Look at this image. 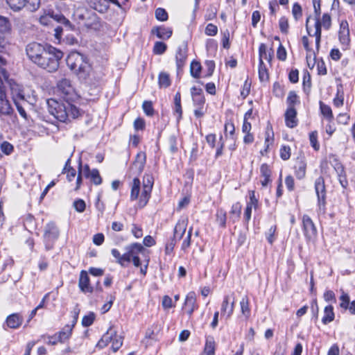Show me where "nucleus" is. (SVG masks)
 Masks as SVG:
<instances>
[{
	"mask_svg": "<svg viewBox=\"0 0 355 355\" xmlns=\"http://www.w3.org/2000/svg\"><path fill=\"white\" fill-rule=\"evenodd\" d=\"M26 53L31 61L49 72H54L59 67V61L63 53L51 46H45L37 42L29 43Z\"/></svg>",
	"mask_w": 355,
	"mask_h": 355,
	"instance_id": "1",
	"label": "nucleus"
},
{
	"mask_svg": "<svg viewBox=\"0 0 355 355\" xmlns=\"http://www.w3.org/2000/svg\"><path fill=\"white\" fill-rule=\"evenodd\" d=\"M71 101H58L53 98L47 100L49 112L61 122L71 121L78 119L84 112L71 103Z\"/></svg>",
	"mask_w": 355,
	"mask_h": 355,
	"instance_id": "2",
	"label": "nucleus"
},
{
	"mask_svg": "<svg viewBox=\"0 0 355 355\" xmlns=\"http://www.w3.org/2000/svg\"><path fill=\"white\" fill-rule=\"evenodd\" d=\"M144 250L143 245L140 243H132L125 248V252L121 254L120 252L116 249H112L111 253L116 259V263L123 267L128 266L131 261L136 267L141 265L139 254Z\"/></svg>",
	"mask_w": 355,
	"mask_h": 355,
	"instance_id": "3",
	"label": "nucleus"
},
{
	"mask_svg": "<svg viewBox=\"0 0 355 355\" xmlns=\"http://www.w3.org/2000/svg\"><path fill=\"white\" fill-rule=\"evenodd\" d=\"M68 67L80 78H86L89 73L91 66L87 58L77 51L71 52L66 60Z\"/></svg>",
	"mask_w": 355,
	"mask_h": 355,
	"instance_id": "4",
	"label": "nucleus"
},
{
	"mask_svg": "<svg viewBox=\"0 0 355 355\" xmlns=\"http://www.w3.org/2000/svg\"><path fill=\"white\" fill-rule=\"evenodd\" d=\"M6 64V60L0 56V114L9 115L12 109L6 98L3 81L8 78V73L3 67Z\"/></svg>",
	"mask_w": 355,
	"mask_h": 355,
	"instance_id": "5",
	"label": "nucleus"
},
{
	"mask_svg": "<svg viewBox=\"0 0 355 355\" xmlns=\"http://www.w3.org/2000/svg\"><path fill=\"white\" fill-rule=\"evenodd\" d=\"M82 176L89 179L95 185H100L102 183V178L101 177L98 169H90L88 164L83 166L82 163L80 162L78 166V174L76 177V187L74 188L75 191L79 190L82 185Z\"/></svg>",
	"mask_w": 355,
	"mask_h": 355,
	"instance_id": "6",
	"label": "nucleus"
},
{
	"mask_svg": "<svg viewBox=\"0 0 355 355\" xmlns=\"http://www.w3.org/2000/svg\"><path fill=\"white\" fill-rule=\"evenodd\" d=\"M39 21L44 26L53 25V22L55 21L63 24L67 28L69 29L70 27V21L58 12L48 11V12H44V15L40 17Z\"/></svg>",
	"mask_w": 355,
	"mask_h": 355,
	"instance_id": "7",
	"label": "nucleus"
},
{
	"mask_svg": "<svg viewBox=\"0 0 355 355\" xmlns=\"http://www.w3.org/2000/svg\"><path fill=\"white\" fill-rule=\"evenodd\" d=\"M59 230L53 222L46 224L43 235L46 250L49 251L53 248L54 243L58 239Z\"/></svg>",
	"mask_w": 355,
	"mask_h": 355,
	"instance_id": "8",
	"label": "nucleus"
},
{
	"mask_svg": "<svg viewBox=\"0 0 355 355\" xmlns=\"http://www.w3.org/2000/svg\"><path fill=\"white\" fill-rule=\"evenodd\" d=\"M153 183L154 181L152 175L146 174L144 176L143 190L138 201V207L139 208H143L147 205L150 198Z\"/></svg>",
	"mask_w": 355,
	"mask_h": 355,
	"instance_id": "9",
	"label": "nucleus"
},
{
	"mask_svg": "<svg viewBox=\"0 0 355 355\" xmlns=\"http://www.w3.org/2000/svg\"><path fill=\"white\" fill-rule=\"evenodd\" d=\"M57 87L64 101H73L76 98L75 90L69 79L62 78L60 80L57 84Z\"/></svg>",
	"mask_w": 355,
	"mask_h": 355,
	"instance_id": "10",
	"label": "nucleus"
},
{
	"mask_svg": "<svg viewBox=\"0 0 355 355\" xmlns=\"http://www.w3.org/2000/svg\"><path fill=\"white\" fill-rule=\"evenodd\" d=\"M329 163L336 171L340 184L343 188H346L348 185L345 171L343 165L340 162L338 157L334 155L329 156Z\"/></svg>",
	"mask_w": 355,
	"mask_h": 355,
	"instance_id": "11",
	"label": "nucleus"
},
{
	"mask_svg": "<svg viewBox=\"0 0 355 355\" xmlns=\"http://www.w3.org/2000/svg\"><path fill=\"white\" fill-rule=\"evenodd\" d=\"M302 229L306 240L313 241L317 236V229L309 216L304 214L302 218Z\"/></svg>",
	"mask_w": 355,
	"mask_h": 355,
	"instance_id": "12",
	"label": "nucleus"
},
{
	"mask_svg": "<svg viewBox=\"0 0 355 355\" xmlns=\"http://www.w3.org/2000/svg\"><path fill=\"white\" fill-rule=\"evenodd\" d=\"M315 190L318 197V205L320 210H324L326 204V189L324 180L322 176L315 181Z\"/></svg>",
	"mask_w": 355,
	"mask_h": 355,
	"instance_id": "13",
	"label": "nucleus"
},
{
	"mask_svg": "<svg viewBox=\"0 0 355 355\" xmlns=\"http://www.w3.org/2000/svg\"><path fill=\"white\" fill-rule=\"evenodd\" d=\"M112 3L116 5L119 8H121V6L118 0H89V4L92 8L94 10L101 12H105L109 7L110 4Z\"/></svg>",
	"mask_w": 355,
	"mask_h": 355,
	"instance_id": "14",
	"label": "nucleus"
},
{
	"mask_svg": "<svg viewBox=\"0 0 355 355\" xmlns=\"http://www.w3.org/2000/svg\"><path fill=\"white\" fill-rule=\"evenodd\" d=\"M338 39L343 46V49H347L350 44V35L349 24L347 20L341 21L338 31Z\"/></svg>",
	"mask_w": 355,
	"mask_h": 355,
	"instance_id": "15",
	"label": "nucleus"
},
{
	"mask_svg": "<svg viewBox=\"0 0 355 355\" xmlns=\"http://www.w3.org/2000/svg\"><path fill=\"white\" fill-rule=\"evenodd\" d=\"M79 18L84 21L83 24L87 28L97 29L100 26V19L93 12L86 11L85 14L80 15Z\"/></svg>",
	"mask_w": 355,
	"mask_h": 355,
	"instance_id": "16",
	"label": "nucleus"
},
{
	"mask_svg": "<svg viewBox=\"0 0 355 355\" xmlns=\"http://www.w3.org/2000/svg\"><path fill=\"white\" fill-rule=\"evenodd\" d=\"M146 162V153L144 152L140 151L139 153H137L135 159L130 167V171L134 175H140L144 171Z\"/></svg>",
	"mask_w": 355,
	"mask_h": 355,
	"instance_id": "17",
	"label": "nucleus"
},
{
	"mask_svg": "<svg viewBox=\"0 0 355 355\" xmlns=\"http://www.w3.org/2000/svg\"><path fill=\"white\" fill-rule=\"evenodd\" d=\"M78 287L84 293H92L94 291L93 287L90 285L89 275L85 270H82L80 273Z\"/></svg>",
	"mask_w": 355,
	"mask_h": 355,
	"instance_id": "18",
	"label": "nucleus"
},
{
	"mask_svg": "<svg viewBox=\"0 0 355 355\" xmlns=\"http://www.w3.org/2000/svg\"><path fill=\"white\" fill-rule=\"evenodd\" d=\"M186 313L191 316L193 311L198 309L196 296L194 292H189L186 296L184 304Z\"/></svg>",
	"mask_w": 355,
	"mask_h": 355,
	"instance_id": "19",
	"label": "nucleus"
},
{
	"mask_svg": "<svg viewBox=\"0 0 355 355\" xmlns=\"http://www.w3.org/2000/svg\"><path fill=\"white\" fill-rule=\"evenodd\" d=\"M258 199L255 197L254 191H250V199L247 202V206L244 212V218L248 222L251 218V213L252 207L255 209L258 207Z\"/></svg>",
	"mask_w": 355,
	"mask_h": 355,
	"instance_id": "20",
	"label": "nucleus"
},
{
	"mask_svg": "<svg viewBox=\"0 0 355 355\" xmlns=\"http://www.w3.org/2000/svg\"><path fill=\"white\" fill-rule=\"evenodd\" d=\"M188 224L187 218H181L176 223L174 228L173 239L180 240L184 234Z\"/></svg>",
	"mask_w": 355,
	"mask_h": 355,
	"instance_id": "21",
	"label": "nucleus"
},
{
	"mask_svg": "<svg viewBox=\"0 0 355 355\" xmlns=\"http://www.w3.org/2000/svg\"><path fill=\"white\" fill-rule=\"evenodd\" d=\"M285 122L287 127L293 128L297 125V111L295 108L288 107L285 112Z\"/></svg>",
	"mask_w": 355,
	"mask_h": 355,
	"instance_id": "22",
	"label": "nucleus"
},
{
	"mask_svg": "<svg viewBox=\"0 0 355 355\" xmlns=\"http://www.w3.org/2000/svg\"><path fill=\"white\" fill-rule=\"evenodd\" d=\"M295 174L297 178L301 180L305 177L306 163L303 158H297L294 165Z\"/></svg>",
	"mask_w": 355,
	"mask_h": 355,
	"instance_id": "23",
	"label": "nucleus"
},
{
	"mask_svg": "<svg viewBox=\"0 0 355 355\" xmlns=\"http://www.w3.org/2000/svg\"><path fill=\"white\" fill-rule=\"evenodd\" d=\"M115 335V331L110 327L105 334H103L101 340L97 343L96 347L98 349H103L108 343H111Z\"/></svg>",
	"mask_w": 355,
	"mask_h": 355,
	"instance_id": "24",
	"label": "nucleus"
},
{
	"mask_svg": "<svg viewBox=\"0 0 355 355\" xmlns=\"http://www.w3.org/2000/svg\"><path fill=\"white\" fill-rule=\"evenodd\" d=\"M261 176L263 178L261 180L262 187H266L268 184L271 182V170L270 166L267 164H261L260 167Z\"/></svg>",
	"mask_w": 355,
	"mask_h": 355,
	"instance_id": "25",
	"label": "nucleus"
},
{
	"mask_svg": "<svg viewBox=\"0 0 355 355\" xmlns=\"http://www.w3.org/2000/svg\"><path fill=\"white\" fill-rule=\"evenodd\" d=\"M23 318L19 313H12L7 317L6 324L11 329H17L22 324Z\"/></svg>",
	"mask_w": 355,
	"mask_h": 355,
	"instance_id": "26",
	"label": "nucleus"
},
{
	"mask_svg": "<svg viewBox=\"0 0 355 355\" xmlns=\"http://www.w3.org/2000/svg\"><path fill=\"white\" fill-rule=\"evenodd\" d=\"M216 343L213 336L206 337L205 345L202 355H215Z\"/></svg>",
	"mask_w": 355,
	"mask_h": 355,
	"instance_id": "27",
	"label": "nucleus"
},
{
	"mask_svg": "<svg viewBox=\"0 0 355 355\" xmlns=\"http://www.w3.org/2000/svg\"><path fill=\"white\" fill-rule=\"evenodd\" d=\"M191 95L193 101L195 105L198 106L204 105L205 99L202 94V90L201 89L193 87L191 88Z\"/></svg>",
	"mask_w": 355,
	"mask_h": 355,
	"instance_id": "28",
	"label": "nucleus"
},
{
	"mask_svg": "<svg viewBox=\"0 0 355 355\" xmlns=\"http://www.w3.org/2000/svg\"><path fill=\"white\" fill-rule=\"evenodd\" d=\"M12 94H13L12 98H13L14 103L17 107V109L19 114L23 118L26 119H27L26 112L25 110L23 108L22 105L19 102V100L24 99V94H22V92L21 91H19L17 94H14V92H12Z\"/></svg>",
	"mask_w": 355,
	"mask_h": 355,
	"instance_id": "29",
	"label": "nucleus"
},
{
	"mask_svg": "<svg viewBox=\"0 0 355 355\" xmlns=\"http://www.w3.org/2000/svg\"><path fill=\"white\" fill-rule=\"evenodd\" d=\"M152 33L156 34L157 37L160 39L167 40L171 37L172 35V30L170 28L159 26L154 28L152 30Z\"/></svg>",
	"mask_w": 355,
	"mask_h": 355,
	"instance_id": "30",
	"label": "nucleus"
},
{
	"mask_svg": "<svg viewBox=\"0 0 355 355\" xmlns=\"http://www.w3.org/2000/svg\"><path fill=\"white\" fill-rule=\"evenodd\" d=\"M73 326L74 324H67L60 331L56 334L57 337L58 338V340H60V343H64L65 340H68L70 338Z\"/></svg>",
	"mask_w": 355,
	"mask_h": 355,
	"instance_id": "31",
	"label": "nucleus"
},
{
	"mask_svg": "<svg viewBox=\"0 0 355 355\" xmlns=\"http://www.w3.org/2000/svg\"><path fill=\"white\" fill-rule=\"evenodd\" d=\"M175 59H176V65H177L178 69H179L182 68L185 64V61L187 59V53H186L185 49H183L180 46L178 47L177 52H176Z\"/></svg>",
	"mask_w": 355,
	"mask_h": 355,
	"instance_id": "32",
	"label": "nucleus"
},
{
	"mask_svg": "<svg viewBox=\"0 0 355 355\" xmlns=\"http://www.w3.org/2000/svg\"><path fill=\"white\" fill-rule=\"evenodd\" d=\"M229 300V296H225L221 304V314L223 315H226L227 318H230L233 314V308L232 306H230Z\"/></svg>",
	"mask_w": 355,
	"mask_h": 355,
	"instance_id": "33",
	"label": "nucleus"
},
{
	"mask_svg": "<svg viewBox=\"0 0 355 355\" xmlns=\"http://www.w3.org/2000/svg\"><path fill=\"white\" fill-rule=\"evenodd\" d=\"M272 55L273 51L272 49H270L269 52L268 53L266 44L263 43L260 44L259 47V59H261V60H263V59H266L269 62H270L272 59Z\"/></svg>",
	"mask_w": 355,
	"mask_h": 355,
	"instance_id": "34",
	"label": "nucleus"
},
{
	"mask_svg": "<svg viewBox=\"0 0 355 355\" xmlns=\"http://www.w3.org/2000/svg\"><path fill=\"white\" fill-rule=\"evenodd\" d=\"M334 307L331 305L327 306L324 310V315L322 319L323 324H327L334 320Z\"/></svg>",
	"mask_w": 355,
	"mask_h": 355,
	"instance_id": "35",
	"label": "nucleus"
},
{
	"mask_svg": "<svg viewBox=\"0 0 355 355\" xmlns=\"http://www.w3.org/2000/svg\"><path fill=\"white\" fill-rule=\"evenodd\" d=\"M140 192V180L137 177L133 179L132 184L131 187L130 200H137Z\"/></svg>",
	"mask_w": 355,
	"mask_h": 355,
	"instance_id": "36",
	"label": "nucleus"
},
{
	"mask_svg": "<svg viewBox=\"0 0 355 355\" xmlns=\"http://www.w3.org/2000/svg\"><path fill=\"white\" fill-rule=\"evenodd\" d=\"M70 159H67L62 170V173L67 174V179L69 182H71L76 177V171L70 166Z\"/></svg>",
	"mask_w": 355,
	"mask_h": 355,
	"instance_id": "37",
	"label": "nucleus"
},
{
	"mask_svg": "<svg viewBox=\"0 0 355 355\" xmlns=\"http://www.w3.org/2000/svg\"><path fill=\"white\" fill-rule=\"evenodd\" d=\"M6 3L15 12L21 10L26 6V0H6Z\"/></svg>",
	"mask_w": 355,
	"mask_h": 355,
	"instance_id": "38",
	"label": "nucleus"
},
{
	"mask_svg": "<svg viewBox=\"0 0 355 355\" xmlns=\"http://www.w3.org/2000/svg\"><path fill=\"white\" fill-rule=\"evenodd\" d=\"M320 109L322 114L326 117V119L329 121V123L332 122L334 120V115L332 113L331 108L323 103L322 101L320 102Z\"/></svg>",
	"mask_w": 355,
	"mask_h": 355,
	"instance_id": "39",
	"label": "nucleus"
},
{
	"mask_svg": "<svg viewBox=\"0 0 355 355\" xmlns=\"http://www.w3.org/2000/svg\"><path fill=\"white\" fill-rule=\"evenodd\" d=\"M241 310L242 314L246 318H248L250 315V309L249 306V299L247 296H245L242 298L240 302Z\"/></svg>",
	"mask_w": 355,
	"mask_h": 355,
	"instance_id": "40",
	"label": "nucleus"
},
{
	"mask_svg": "<svg viewBox=\"0 0 355 355\" xmlns=\"http://www.w3.org/2000/svg\"><path fill=\"white\" fill-rule=\"evenodd\" d=\"M286 103L288 107L295 108V105L300 103L299 97L294 91H291L288 93Z\"/></svg>",
	"mask_w": 355,
	"mask_h": 355,
	"instance_id": "41",
	"label": "nucleus"
},
{
	"mask_svg": "<svg viewBox=\"0 0 355 355\" xmlns=\"http://www.w3.org/2000/svg\"><path fill=\"white\" fill-rule=\"evenodd\" d=\"M259 78L261 81H265L268 80V73L265 66L263 61L261 59H259Z\"/></svg>",
	"mask_w": 355,
	"mask_h": 355,
	"instance_id": "42",
	"label": "nucleus"
},
{
	"mask_svg": "<svg viewBox=\"0 0 355 355\" xmlns=\"http://www.w3.org/2000/svg\"><path fill=\"white\" fill-rule=\"evenodd\" d=\"M159 85L161 87H168L171 85L169 75L165 72H161L158 77Z\"/></svg>",
	"mask_w": 355,
	"mask_h": 355,
	"instance_id": "43",
	"label": "nucleus"
},
{
	"mask_svg": "<svg viewBox=\"0 0 355 355\" xmlns=\"http://www.w3.org/2000/svg\"><path fill=\"white\" fill-rule=\"evenodd\" d=\"M11 24L9 19L4 16L0 15V31L11 32Z\"/></svg>",
	"mask_w": 355,
	"mask_h": 355,
	"instance_id": "44",
	"label": "nucleus"
},
{
	"mask_svg": "<svg viewBox=\"0 0 355 355\" xmlns=\"http://www.w3.org/2000/svg\"><path fill=\"white\" fill-rule=\"evenodd\" d=\"M226 219V211L222 209H218L216 212V222L220 227H225Z\"/></svg>",
	"mask_w": 355,
	"mask_h": 355,
	"instance_id": "45",
	"label": "nucleus"
},
{
	"mask_svg": "<svg viewBox=\"0 0 355 355\" xmlns=\"http://www.w3.org/2000/svg\"><path fill=\"white\" fill-rule=\"evenodd\" d=\"M191 74L194 78H199L201 71L200 63L196 61H193L190 67Z\"/></svg>",
	"mask_w": 355,
	"mask_h": 355,
	"instance_id": "46",
	"label": "nucleus"
},
{
	"mask_svg": "<svg viewBox=\"0 0 355 355\" xmlns=\"http://www.w3.org/2000/svg\"><path fill=\"white\" fill-rule=\"evenodd\" d=\"M111 343L112 349L113 352H116L123 345V338L121 336H118L115 332V335H114Z\"/></svg>",
	"mask_w": 355,
	"mask_h": 355,
	"instance_id": "47",
	"label": "nucleus"
},
{
	"mask_svg": "<svg viewBox=\"0 0 355 355\" xmlns=\"http://www.w3.org/2000/svg\"><path fill=\"white\" fill-rule=\"evenodd\" d=\"M341 295L340 297V306L344 309H347L349 304V296L348 293H345L343 289L340 290Z\"/></svg>",
	"mask_w": 355,
	"mask_h": 355,
	"instance_id": "48",
	"label": "nucleus"
},
{
	"mask_svg": "<svg viewBox=\"0 0 355 355\" xmlns=\"http://www.w3.org/2000/svg\"><path fill=\"white\" fill-rule=\"evenodd\" d=\"M142 108L144 113L148 116H152L154 115L155 111L153 107V103L150 101H145L142 104Z\"/></svg>",
	"mask_w": 355,
	"mask_h": 355,
	"instance_id": "49",
	"label": "nucleus"
},
{
	"mask_svg": "<svg viewBox=\"0 0 355 355\" xmlns=\"http://www.w3.org/2000/svg\"><path fill=\"white\" fill-rule=\"evenodd\" d=\"M167 49V46L162 42H156L153 47V53L156 55L163 54Z\"/></svg>",
	"mask_w": 355,
	"mask_h": 355,
	"instance_id": "50",
	"label": "nucleus"
},
{
	"mask_svg": "<svg viewBox=\"0 0 355 355\" xmlns=\"http://www.w3.org/2000/svg\"><path fill=\"white\" fill-rule=\"evenodd\" d=\"M40 6V0H26L25 7L31 12L36 11Z\"/></svg>",
	"mask_w": 355,
	"mask_h": 355,
	"instance_id": "51",
	"label": "nucleus"
},
{
	"mask_svg": "<svg viewBox=\"0 0 355 355\" xmlns=\"http://www.w3.org/2000/svg\"><path fill=\"white\" fill-rule=\"evenodd\" d=\"M279 26L281 32L284 34L288 33L289 24L288 19L283 16L279 20Z\"/></svg>",
	"mask_w": 355,
	"mask_h": 355,
	"instance_id": "52",
	"label": "nucleus"
},
{
	"mask_svg": "<svg viewBox=\"0 0 355 355\" xmlns=\"http://www.w3.org/2000/svg\"><path fill=\"white\" fill-rule=\"evenodd\" d=\"M234 132L235 127L232 122L227 121L225 124V136L227 137V134L229 133L230 137L232 139H234Z\"/></svg>",
	"mask_w": 355,
	"mask_h": 355,
	"instance_id": "53",
	"label": "nucleus"
},
{
	"mask_svg": "<svg viewBox=\"0 0 355 355\" xmlns=\"http://www.w3.org/2000/svg\"><path fill=\"white\" fill-rule=\"evenodd\" d=\"M309 140L311 146L314 150H318L320 148V144L318 142V132L317 131H313L309 134Z\"/></svg>",
	"mask_w": 355,
	"mask_h": 355,
	"instance_id": "54",
	"label": "nucleus"
},
{
	"mask_svg": "<svg viewBox=\"0 0 355 355\" xmlns=\"http://www.w3.org/2000/svg\"><path fill=\"white\" fill-rule=\"evenodd\" d=\"M303 89L305 92H309L311 86V75L308 71L304 72L302 80Z\"/></svg>",
	"mask_w": 355,
	"mask_h": 355,
	"instance_id": "55",
	"label": "nucleus"
},
{
	"mask_svg": "<svg viewBox=\"0 0 355 355\" xmlns=\"http://www.w3.org/2000/svg\"><path fill=\"white\" fill-rule=\"evenodd\" d=\"M217 8L214 6H210L206 12L205 19L207 21L212 20L216 17Z\"/></svg>",
	"mask_w": 355,
	"mask_h": 355,
	"instance_id": "56",
	"label": "nucleus"
},
{
	"mask_svg": "<svg viewBox=\"0 0 355 355\" xmlns=\"http://www.w3.org/2000/svg\"><path fill=\"white\" fill-rule=\"evenodd\" d=\"M155 17L160 21H165L168 19V13L165 9L158 8L155 10Z\"/></svg>",
	"mask_w": 355,
	"mask_h": 355,
	"instance_id": "57",
	"label": "nucleus"
},
{
	"mask_svg": "<svg viewBox=\"0 0 355 355\" xmlns=\"http://www.w3.org/2000/svg\"><path fill=\"white\" fill-rule=\"evenodd\" d=\"M292 14L296 21L302 16V10L301 6L298 3H295L292 8Z\"/></svg>",
	"mask_w": 355,
	"mask_h": 355,
	"instance_id": "58",
	"label": "nucleus"
},
{
	"mask_svg": "<svg viewBox=\"0 0 355 355\" xmlns=\"http://www.w3.org/2000/svg\"><path fill=\"white\" fill-rule=\"evenodd\" d=\"M94 319H95V315L92 312L89 313L87 315H85L82 320L83 326L85 327L91 326L93 324Z\"/></svg>",
	"mask_w": 355,
	"mask_h": 355,
	"instance_id": "59",
	"label": "nucleus"
},
{
	"mask_svg": "<svg viewBox=\"0 0 355 355\" xmlns=\"http://www.w3.org/2000/svg\"><path fill=\"white\" fill-rule=\"evenodd\" d=\"M242 206L240 202L234 203L231 209L230 214L235 216L236 219L239 218L241 213Z\"/></svg>",
	"mask_w": 355,
	"mask_h": 355,
	"instance_id": "60",
	"label": "nucleus"
},
{
	"mask_svg": "<svg viewBox=\"0 0 355 355\" xmlns=\"http://www.w3.org/2000/svg\"><path fill=\"white\" fill-rule=\"evenodd\" d=\"M320 21L321 26H322L325 29L328 30L330 28L331 26V16L328 13H324L322 15V19Z\"/></svg>",
	"mask_w": 355,
	"mask_h": 355,
	"instance_id": "61",
	"label": "nucleus"
},
{
	"mask_svg": "<svg viewBox=\"0 0 355 355\" xmlns=\"http://www.w3.org/2000/svg\"><path fill=\"white\" fill-rule=\"evenodd\" d=\"M205 33L207 35L214 36L218 33V27L211 23L208 24L205 28Z\"/></svg>",
	"mask_w": 355,
	"mask_h": 355,
	"instance_id": "62",
	"label": "nucleus"
},
{
	"mask_svg": "<svg viewBox=\"0 0 355 355\" xmlns=\"http://www.w3.org/2000/svg\"><path fill=\"white\" fill-rule=\"evenodd\" d=\"M73 207L78 212H83L85 210L86 205L83 200L78 199L73 202Z\"/></svg>",
	"mask_w": 355,
	"mask_h": 355,
	"instance_id": "63",
	"label": "nucleus"
},
{
	"mask_svg": "<svg viewBox=\"0 0 355 355\" xmlns=\"http://www.w3.org/2000/svg\"><path fill=\"white\" fill-rule=\"evenodd\" d=\"M291 156V148L288 146H283L280 148V157L284 160H287Z\"/></svg>",
	"mask_w": 355,
	"mask_h": 355,
	"instance_id": "64",
	"label": "nucleus"
}]
</instances>
